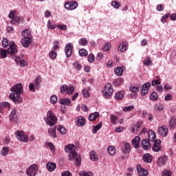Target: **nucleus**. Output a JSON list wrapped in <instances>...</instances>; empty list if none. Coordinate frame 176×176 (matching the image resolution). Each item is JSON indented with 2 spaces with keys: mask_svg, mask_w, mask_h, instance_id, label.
<instances>
[{
  "mask_svg": "<svg viewBox=\"0 0 176 176\" xmlns=\"http://www.w3.org/2000/svg\"><path fill=\"white\" fill-rule=\"evenodd\" d=\"M10 91H12L10 94V100H12L15 104H20L23 102V99L20 95L23 94V84L18 83L14 85L11 87Z\"/></svg>",
  "mask_w": 176,
  "mask_h": 176,
  "instance_id": "1",
  "label": "nucleus"
},
{
  "mask_svg": "<svg viewBox=\"0 0 176 176\" xmlns=\"http://www.w3.org/2000/svg\"><path fill=\"white\" fill-rule=\"evenodd\" d=\"M45 120L46 122V124L52 126L57 123V117L54 116L52 111H49L47 113V118L45 119Z\"/></svg>",
  "mask_w": 176,
  "mask_h": 176,
  "instance_id": "2",
  "label": "nucleus"
},
{
  "mask_svg": "<svg viewBox=\"0 0 176 176\" xmlns=\"http://www.w3.org/2000/svg\"><path fill=\"white\" fill-rule=\"evenodd\" d=\"M68 157L69 160H72V162L76 161V166H80L82 163V158H80V155H78L76 151L70 152Z\"/></svg>",
  "mask_w": 176,
  "mask_h": 176,
  "instance_id": "3",
  "label": "nucleus"
},
{
  "mask_svg": "<svg viewBox=\"0 0 176 176\" xmlns=\"http://www.w3.org/2000/svg\"><path fill=\"white\" fill-rule=\"evenodd\" d=\"M113 93V89H112V85L109 83L106 84L103 89V96L104 98H109Z\"/></svg>",
  "mask_w": 176,
  "mask_h": 176,
  "instance_id": "4",
  "label": "nucleus"
},
{
  "mask_svg": "<svg viewBox=\"0 0 176 176\" xmlns=\"http://www.w3.org/2000/svg\"><path fill=\"white\" fill-rule=\"evenodd\" d=\"M16 138L18 141H21L22 142H28V136L24 135L23 131H16L15 133Z\"/></svg>",
  "mask_w": 176,
  "mask_h": 176,
  "instance_id": "5",
  "label": "nucleus"
},
{
  "mask_svg": "<svg viewBox=\"0 0 176 176\" xmlns=\"http://www.w3.org/2000/svg\"><path fill=\"white\" fill-rule=\"evenodd\" d=\"M15 11H11L8 15V17L11 19L10 24H20V16H15Z\"/></svg>",
  "mask_w": 176,
  "mask_h": 176,
  "instance_id": "6",
  "label": "nucleus"
},
{
  "mask_svg": "<svg viewBox=\"0 0 176 176\" xmlns=\"http://www.w3.org/2000/svg\"><path fill=\"white\" fill-rule=\"evenodd\" d=\"M26 173L28 176H36V173H38V167H36V164L31 165L26 170Z\"/></svg>",
  "mask_w": 176,
  "mask_h": 176,
  "instance_id": "7",
  "label": "nucleus"
},
{
  "mask_svg": "<svg viewBox=\"0 0 176 176\" xmlns=\"http://www.w3.org/2000/svg\"><path fill=\"white\" fill-rule=\"evenodd\" d=\"M157 132L159 135L161 137H167V134L168 133V128L166 125H163L157 129Z\"/></svg>",
  "mask_w": 176,
  "mask_h": 176,
  "instance_id": "8",
  "label": "nucleus"
},
{
  "mask_svg": "<svg viewBox=\"0 0 176 176\" xmlns=\"http://www.w3.org/2000/svg\"><path fill=\"white\" fill-rule=\"evenodd\" d=\"M78 2L76 1L66 2L65 3V8L67 10H75L78 8Z\"/></svg>",
  "mask_w": 176,
  "mask_h": 176,
  "instance_id": "9",
  "label": "nucleus"
},
{
  "mask_svg": "<svg viewBox=\"0 0 176 176\" xmlns=\"http://www.w3.org/2000/svg\"><path fill=\"white\" fill-rule=\"evenodd\" d=\"M131 151V145H130V143L124 142L122 143V152L124 153V155H127L130 153Z\"/></svg>",
  "mask_w": 176,
  "mask_h": 176,
  "instance_id": "10",
  "label": "nucleus"
},
{
  "mask_svg": "<svg viewBox=\"0 0 176 176\" xmlns=\"http://www.w3.org/2000/svg\"><path fill=\"white\" fill-rule=\"evenodd\" d=\"M72 49H74V45H72L71 43H69L65 46V53L66 54V57L69 58V56L72 55Z\"/></svg>",
  "mask_w": 176,
  "mask_h": 176,
  "instance_id": "11",
  "label": "nucleus"
},
{
  "mask_svg": "<svg viewBox=\"0 0 176 176\" xmlns=\"http://www.w3.org/2000/svg\"><path fill=\"white\" fill-rule=\"evenodd\" d=\"M151 87V82H146L142 86L141 94L142 96H146Z\"/></svg>",
  "mask_w": 176,
  "mask_h": 176,
  "instance_id": "12",
  "label": "nucleus"
},
{
  "mask_svg": "<svg viewBox=\"0 0 176 176\" xmlns=\"http://www.w3.org/2000/svg\"><path fill=\"white\" fill-rule=\"evenodd\" d=\"M16 113H17V109H14L11 111V113L10 115V120L11 122H14V123L17 122V120H19V119L17 118V115Z\"/></svg>",
  "mask_w": 176,
  "mask_h": 176,
  "instance_id": "13",
  "label": "nucleus"
},
{
  "mask_svg": "<svg viewBox=\"0 0 176 176\" xmlns=\"http://www.w3.org/2000/svg\"><path fill=\"white\" fill-rule=\"evenodd\" d=\"M141 142V138L138 136H136L134 139L132 140L131 144L133 146L137 149L140 148V142Z\"/></svg>",
  "mask_w": 176,
  "mask_h": 176,
  "instance_id": "14",
  "label": "nucleus"
},
{
  "mask_svg": "<svg viewBox=\"0 0 176 176\" xmlns=\"http://www.w3.org/2000/svg\"><path fill=\"white\" fill-rule=\"evenodd\" d=\"M137 170H138V173L140 176L148 175V170H146L145 168H142V167H141V165H138L137 166Z\"/></svg>",
  "mask_w": 176,
  "mask_h": 176,
  "instance_id": "15",
  "label": "nucleus"
},
{
  "mask_svg": "<svg viewBox=\"0 0 176 176\" xmlns=\"http://www.w3.org/2000/svg\"><path fill=\"white\" fill-rule=\"evenodd\" d=\"M76 151V146L74 144H67L65 146V152L67 153H71V152H75Z\"/></svg>",
  "mask_w": 176,
  "mask_h": 176,
  "instance_id": "16",
  "label": "nucleus"
},
{
  "mask_svg": "<svg viewBox=\"0 0 176 176\" xmlns=\"http://www.w3.org/2000/svg\"><path fill=\"white\" fill-rule=\"evenodd\" d=\"M31 42H32V38H22L21 41V43L23 47H29L31 45Z\"/></svg>",
  "mask_w": 176,
  "mask_h": 176,
  "instance_id": "17",
  "label": "nucleus"
},
{
  "mask_svg": "<svg viewBox=\"0 0 176 176\" xmlns=\"http://www.w3.org/2000/svg\"><path fill=\"white\" fill-rule=\"evenodd\" d=\"M21 35L23 38L32 39V35L31 34V30L26 29L21 32Z\"/></svg>",
  "mask_w": 176,
  "mask_h": 176,
  "instance_id": "18",
  "label": "nucleus"
},
{
  "mask_svg": "<svg viewBox=\"0 0 176 176\" xmlns=\"http://www.w3.org/2000/svg\"><path fill=\"white\" fill-rule=\"evenodd\" d=\"M160 144H162L160 140H155L154 142V144L153 146V152H159V151H160Z\"/></svg>",
  "mask_w": 176,
  "mask_h": 176,
  "instance_id": "19",
  "label": "nucleus"
},
{
  "mask_svg": "<svg viewBox=\"0 0 176 176\" xmlns=\"http://www.w3.org/2000/svg\"><path fill=\"white\" fill-rule=\"evenodd\" d=\"M166 161H167V155H164V156L160 157L158 159L157 163L158 166L160 167L162 166H164Z\"/></svg>",
  "mask_w": 176,
  "mask_h": 176,
  "instance_id": "20",
  "label": "nucleus"
},
{
  "mask_svg": "<svg viewBox=\"0 0 176 176\" xmlns=\"http://www.w3.org/2000/svg\"><path fill=\"white\" fill-rule=\"evenodd\" d=\"M142 146L143 149L145 151H148L149 148H151V142H149L148 140H142Z\"/></svg>",
  "mask_w": 176,
  "mask_h": 176,
  "instance_id": "21",
  "label": "nucleus"
},
{
  "mask_svg": "<svg viewBox=\"0 0 176 176\" xmlns=\"http://www.w3.org/2000/svg\"><path fill=\"white\" fill-rule=\"evenodd\" d=\"M142 126V122H138L137 124H132L131 126L132 133H135L138 131V129H141Z\"/></svg>",
  "mask_w": 176,
  "mask_h": 176,
  "instance_id": "22",
  "label": "nucleus"
},
{
  "mask_svg": "<svg viewBox=\"0 0 176 176\" xmlns=\"http://www.w3.org/2000/svg\"><path fill=\"white\" fill-rule=\"evenodd\" d=\"M168 126L169 129H175L176 128V118L173 117L170 118L169 121H168Z\"/></svg>",
  "mask_w": 176,
  "mask_h": 176,
  "instance_id": "23",
  "label": "nucleus"
},
{
  "mask_svg": "<svg viewBox=\"0 0 176 176\" xmlns=\"http://www.w3.org/2000/svg\"><path fill=\"white\" fill-rule=\"evenodd\" d=\"M148 140L149 141H151L153 142H155V141H157V140H156V133H155V131H148Z\"/></svg>",
  "mask_w": 176,
  "mask_h": 176,
  "instance_id": "24",
  "label": "nucleus"
},
{
  "mask_svg": "<svg viewBox=\"0 0 176 176\" xmlns=\"http://www.w3.org/2000/svg\"><path fill=\"white\" fill-rule=\"evenodd\" d=\"M76 124L78 127H80V126L83 127V126L86 124V120L83 119V117L80 116L78 118Z\"/></svg>",
  "mask_w": 176,
  "mask_h": 176,
  "instance_id": "25",
  "label": "nucleus"
},
{
  "mask_svg": "<svg viewBox=\"0 0 176 176\" xmlns=\"http://www.w3.org/2000/svg\"><path fill=\"white\" fill-rule=\"evenodd\" d=\"M48 171H54L56 170V165L53 162H48L46 165Z\"/></svg>",
  "mask_w": 176,
  "mask_h": 176,
  "instance_id": "26",
  "label": "nucleus"
},
{
  "mask_svg": "<svg viewBox=\"0 0 176 176\" xmlns=\"http://www.w3.org/2000/svg\"><path fill=\"white\" fill-rule=\"evenodd\" d=\"M48 134L53 137V138H57V134L56 133V127L50 128L48 129Z\"/></svg>",
  "mask_w": 176,
  "mask_h": 176,
  "instance_id": "27",
  "label": "nucleus"
},
{
  "mask_svg": "<svg viewBox=\"0 0 176 176\" xmlns=\"http://www.w3.org/2000/svg\"><path fill=\"white\" fill-rule=\"evenodd\" d=\"M98 116H100V113L96 111L94 113H91L89 116V120H90V122H93L94 120H96V119H97V118H98Z\"/></svg>",
  "mask_w": 176,
  "mask_h": 176,
  "instance_id": "28",
  "label": "nucleus"
},
{
  "mask_svg": "<svg viewBox=\"0 0 176 176\" xmlns=\"http://www.w3.org/2000/svg\"><path fill=\"white\" fill-rule=\"evenodd\" d=\"M123 97H124V94H123V91H118L116 93L114 96L115 100H118V101L123 100Z\"/></svg>",
  "mask_w": 176,
  "mask_h": 176,
  "instance_id": "29",
  "label": "nucleus"
},
{
  "mask_svg": "<svg viewBox=\"0 0 176 176\" xmlns=\"http://www.w3.org/2000/svg\"><path fill=\"white\" fill-rule=\"evenodd\" d=\"M59 103L60 104V105L68 106L71 104V99H69V98L60 99L59 100Z\"/></svg>",
  "mask_w": 176,
  "mask_h": 176,
  "instance_id": "30",
  "label": "nucleus"
},
{
  "mask_svg": "<svg viewBox=\"0 0 176 176\" xmlns=\"http://www.w3.org/2000/svg\"><path fill=\"white\" fill-rule=\"evenodd\" d=\"M143 160L146 163H151L152 162V157L149 155V153H146L143 155Z\"/></svg>",
  "mask_w": 176,
  "mask_h": 176,
  "instance_id": "31",
  "label": "nucleus"
},
{
  "mask_svg": "<svg viewBox=\"0 0 176 176\" xmlns=\"http://www.w3.org/2000/svg\"><path fill=\"white\" fill-rule=\"evenodd\" d=\"M114 72L117 76H122L123 75V68L118 67L114 69Z\"/></svg>",
  "mask_w": 176,
  "mask_h": 176,
  "instance_id": "32",
  "label": "nucleus"
},
{
  "mask_svg": "<svg viewBox=\"0 0 176 176\" xmlns=\"http://www.w3.org/2000/svg\"><path fill=\"white\" fill-rule=\"evenodd\" d=\"M17 52H18L17 47H14L12 48H8L7 50V53L8 54L14 55L17 53Z\"/></svg>",
  "mask_w": 176,
  "mask_h": 176,
  "instance_id": "33",
  "label": "nucleus"
},
{
  "mask_svg": "<svg viewBox=\"0 0 176 176\" xmlns=\"http://www.w3.org/2000/svg\"><path fill=\"white\" fill-rule=\"evenodd\" d=\"M107 151L111 155V156H113L115 153H116V150L115 149V146H109L107 148Z\"/></svg>",
  "mask_w": 176,
  "mask_h": 176,
  "instance_id": "34",
  "label": "nucleus"
},
{
  "mask_svg": "<svg viewBox=\"0 0 176 176\" xmlns=\"http://www.w3.org/2000/svg\"><path fill=\"white\" fill-rule=\"evenodd\" d=\"M127 43L126 42H122V44L120 45L118 50L120 52H125V50H127Z\"/></svg>",
  "mask_w": 176,
  "mask_h": 176,
  "instance_id": "35",
  "label": "nucleus"
},
{
  "mask_svg": "<svg viewBox=\"0 0 176 176\" xmlns=\"http://www.w3.org/2000/svg\"><path fill=\"white\" fill-rule=\"evenodd\" d=\"M101 127H102V123H100L98 125L94 126L92 128L93 134H97V131H98V130H100V129H101Z\"/></svg>",
  "mask_w": 176,
  "mask_h": 176,
  "instance_id": "36",
  "label": "nucleus"
},
{
  "mask_svg": "<svg viewBox=\"0 0 176 176\" xmlns=\"http://www.w3.org/2000/svg\"><path fill=\"white\" fill-rule=\"evenodd\" d=\"M0 57L1 58H6V57H8V50L0 49Z\"/></svg>",
  "mask_w": 176,
  "mask_h": 176,
  "instance_id": "37",
  "label": "nucleus"
},
{
  "mask_svg": "<svg viewBox=\"0 0 176 176\" xmlns=\"http://www.w3.org/2000/svg\"><path fill=\"white\" fill-rule=\"evenodd\" d=\"M90 159L94 162H97L98 160V157H97V154H96L95 151L90 152Z\"/></svg>",
  "mask_w": 176,
  "mask_h": 176,
  "instance_id": "38",
  "label": "nucleus"
},
{
  "mask_svg": "<svg viewBox=\"0 0 176 176\" xmlns=\"http://www.w3.org/2000/svg\"><path fill=\"white\" fill-rule=\"evenodd\" d=\"M9 107V102H3L0 103V113H2L3 111V108H6Z\"/></svg>",
  "mask_w": 176,
  "mask_h": 176,
  "instance_id": "39",
  "label": "nucleus"
},
{
  "mask_svg": "<svg viewBox=\"0 0 176 176\" xmlns=\"http://www.w3.org/2000/svg\"><path fill=\"white\" fill-rule=\"evenodd\" d=\"M8 153H9V148L7 146L3 147V148L1 151V155L3 156H8Z\"/></svg>",
  "mask_w": 176,
  "mask_h": 176,
  "instance_id": "40",
  "label": "nucleus"
},
{
  "mask_svg": "<svg viewBox=\"0 0 176 176\" xmlns=\"http://www.w3.org/2000/svg\"><path fill=\"white\" fill-rule=\"evenodd\" d=\"M42 82V78H41V76H37L36 80H35V85H36V89H39V87H41L40 84Z\"/></svg>",
  "mask_w": 176,
  "mask_h": 176,
  "instance_id": "41",
  "label": "nucleus"
},
{
  "mask_svg": "<svg viewBox=\"0 0 176 176\" xmlns=\"http://www.w3.org/2000/svg\"><path fill=\"white\" fill-rule=\"evenodd\" d=\"M57 130L60 134H65V133H67L65 128L61 125L57 126Z\"/></svg>",
  "mask_w": 176,
  "mask_h": 176,
  "instance_id": "42",
  "label": "nucleus"
},
{
  "mask_svg": "<svg viewBox=\"0 0 176 176\" xmlns=\"http://www.w3.org/2000/svg\"><path fill=\"white\" fill-rule=\"evenodd\" d=\"M157 98H158L157 93H156L155 91L153 92L150 95V99L152 100L153 101H157Z\"/></svg>",
  "mask_w": 176,
  "mask_h": 176,
  "instance_id": "43",
  "label": "nucleus"
},
{
  "mask_svg": "<svg viewBox=\"0 0 176 176\" xmlns=\"http://www.w3.org/2000/svg\"><path fill=\"white\" fill-rule=\"evenodd\" d=\"M152 63V60H151V57H147L146 59H145L143 61L144 65H146L148 67V65H151V63Z\"/></svg>",
  "mask_w": 176,
  "mask_h": 176,
  "instance_id": "44",
  "label": "nucleus"
},
{
  "mask_svg": "<svg viewBox=\"0 0 176 176\" xmlns=\"http://www.w3.org/2000/svg\"><path fill=\"white\" fill-rule=\"evenodd\" d=\"M78 54L81 57H83V56H87V51L86 50H85V49H80L78 51Z\"/></svg>",
  "mask_w": 176,
  "mask_h": 176,
  "instance_id": "45",
  "label": "nucleus"
},
{
  "mask_svg": "<svg viewBox=\"0 0 176 176\" xmlns=\"http://www.w3.org/2000/svg\"><path fill=\"white\" fill-rule=\"evenodd\" d=\"M79 45L81 46H86L87 45V39L86 38H82L79 41Z\"/></svg>",
  "mask_w": 176,
  "mask_h": 176,
  "instance_id": "46",
  "label": "nucleus"
},
{
  "mask_svg": "<svg viewBox=\"0 0 176 176\" xmlns=\"http://www.w3.org/2000/svg\"><path fill=\"white\" fill-rule=\"evenodd\" d=\"M65 91H68V86H67V85H63L60 87V93L61 94H64Z\"/></svg>",
  "mask_w": 176,
  "mask_h": 176,
  "instance_id": "47",
  "label": "nucleus"
},
{
  "mask_svg": "<svg viewBox=\"0 0 176 176\" xmlns=\"http://www.w3.org/2000/svg\"><path fill=\"white\" fill-rule=\"evenodd\" d=\"M129 90L132 91V93H138V91H140V89L138 87H134L133 85L130 86Z\"/></svg>",
  "mask_w": 176,
  "mask_h": 176,
  "instance_id": "48",
  "label": "nucleus"
},
{
  "mask_svg": "<svg viewBox=\"0 0 176 176\" xmlns=\"http://www.w3.org/2000/svg\"><path fill=\"white\" fill-rule=\"evenodd\" d=\"M73 66L74 68H76V69H77V71H80V69H82V65H80L78 62H75L73 64Z\"/></svg>",
  "mask_w": 176,
  "mask_h": 176,
  "instance_id": "49",
  "label": "nucleus"
},
{
  "mask_svg": "<svg viewBox=\"0 0 176 176\" xmlns=\"http://www.w3.org/2000/svg\"><path fill=\"white\" fill-rule=\"evenodd\" d=\"M74 91H75V88L72 86H69L67 89V94L71 95L74 94Z\"/></svg>",
  "mask_w": 176,
  "mask_h": 176,
  "instance_id": "50",
  "label": "nucleus"
},
{
  "mask_svg": "<svg viewBox=\"0 0 176 176\" xmlns=\"http://www.w3.org/2000/svg\"><path fill=\"white\" fill-rule=\"evenodd\" d=\"M111 6L115 9H119V8H120V3H118V1H112Z\"/></svg>",
  "mask_w": 176,
  "mask_h": 176,
  "instance_id": "51",
  "label": "nucleus"
},
{
  "mask_svg": "<svg viewBox=\"0 0 176 176\" xmlns=\"http://www.w3.org/2000/svg\"><path fill=\"white\" fill-rule=\"evenodd\" d=\"M79 175L80 176H94L93 175V173H91V172H80V173H79Z\"/></svg>",
  "mask_w": 176,
  "mask_h": 176,
  "instance_id": "52",
  "label": "nucleus"
},
{
  "mask_svg": "<svg viewBox=\"0 0 176 176\" xmlns=\"http://www.w3.org/2000/svg\"><path fill=\"white\" fill-rule=\"evenodd\" d=\"M132 109H134V106L125 107L122 109V111H124V112H130Z\"/></svg>",
  "mask_w": 176,
  "mask_h": 176,
  "instance_id": "53",
  "label": "nucleus"
},
{
  "mask_svg": "<svg viewBox=\"0 0 176 176\" xmlns=\"http://www.w3.org/2000/svg\"><path fill=\"white\" fill-rule=\"evenodd\" d=\"M2 45H3V47H8L9 46V41H8V38L3 39Z\"/></svg>",
  "mask_w": 176,
  "mask_h": 176,
  "instance_id": "54",
  "label": "nucleus"
},
{
  "mask_svg": "<svg viewBox=\"0 0 176 176\" xmlns=\"http://www.w3.org/2000/svg\"><path fill=\"white\" fill-rule=\"evenodd\" d=\"M50 58H52V60H54V58H56V57H57V53H56L55 51H51L50 52Z\"/></svg>",
  "mask_w": 176,
  "mask_h": 176,
  "instance_id": "55",
  "label": "nucleus"
},
{
  "mask_svg": "<svg viewBox=\"0 0 176 176\" xmlns=\"http://www.w3.org/2000/svg\"><path fill=\"white\" fill-rule=\"evenodd\" d=\"M57 96H56V95H53L50 98V101L52 104H56V102H57Z\"/></svg>",
  "mask_w": 176,
  "mask_h": 176,
  "instance_id": "56",
  "label": "nucleus"
},
{
  "mask_svg": "<svg viewBox=\"0 0 176 176\" xmlns=\"http://www.w3.org/2000/svg\"><path fill=\"white\" fill-rule=\"evenodd\" d=\"M19 65L22 67H27V65H28V63H27V61H25V60H20Z\"/></svg>",
  "mask_w": 176,
  "mask_h": 176,
  "instance_id": "57",
  "label": "nucleus"
},
{
  "mask_svg": "<svg viewBox=\"0 0 176 176\" xmlns=\"http://www.w3.org/2000/svg\"><path fill=\"white\" fill-rule=\"evenodd\" d=\"M82 94L83 97H85V98H89V97H90V95L89 94V91H87V89H83Z\"/></svg>",
  "mask_w": 176,
  "mask_h": 176,
  "instance_id": "58",
  "label": "nucleus"
},
{
  "mask_svg": "<svg viewBox=\"0 0 176 176\" xmlns=\"http://www.w3.org/2000/svg\"><path fill=\"white\" fill-rule=\"evenodd\" d=\"M29 90H30V91H32L33 93H35V85H34V83H30Z\"/></svg>",
  "mask_w": 176,
  "mask_h": 176,
  "instance_id": "59",
  "label": "nucleus"
},
{
  "mask_svg": "<svg viewBox=\"0 0 176 176\" xmlns=\"http://www.w3.org/2000/svg\"><path fill=\"white\" fill-rule=\"evenodd\" d=\"M156 111H163L164 107L163 105L160 104H157L155 107Z\"/></svg>",
  "mask_w": 176,
  "mask_h": 176,
  "instance_id": "60",
  "label": "nucleus"
},
{
  "mask_svg": "<svg viewBox=\"0 0 176 176\" xmlns=\"http://www.w3.org/2000/svg\"><path fill=\"white\" fill-rule=\"evenodd\" d=\"M47 27L50 30H54L56 28V25H52V21H47Z\"/></svg>",
  "mask_w": 176,
  "mask_h": 176,
  "instance_id": "61",
  "label": "nucleus"
},
{
  "mask_svg": "<svg viewBox=\"0 0 176 176\" xmlns=\"http://www.w3.org/2000/svg\"><path fill=\"white\" fill-rule=\"evenodd\" d=\"M168 17H170V13L166 14V15L162 16V20H161L162 23H166V20H167Z\"/></svg>",
  "mask_w": 176,
  "mask_h": 176,
  "instance_id": "62",
  "label": "nucleus"
},
{
  "mask_svg": "<svg viewBox=\"0 0 176 176\" xmlns=\"http://www.w3.org/2000/svg\"><path fill=\"white\" fill-rule=\"evenodd\" d=\"M172 173L170 170H164L162 172V176H171Z\"/></svg>",
  "mask_w": 176,
  "mask_h": 176,
  "instance_id": "63",
  "label": "nucleus"
},
{
  "mask_svg": "<svg viewBox=\"0 0 176 176\" xmlns=\"http://www.w3.org/2000/svg\"><path fill=\"white\" fill-rule=\"evenodd\" d=\"M160 81L159 80H154L151 82V86H156V85H160Z\"/></svg>",
  "mask_w": 176,
  "mask_h": 176,
  "instance_id": "64",
  "label": "nucleus"
}]
</instances>
